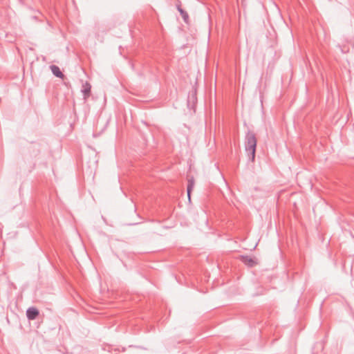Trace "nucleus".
<instances>
[{
  "label": "nucleus",
  "instance_id": "obj_1",
  "mask_svg": "<svg viewBox=\"0 0 354 354\" xmlns=\"http://www.w3.org/2000/svg\"><path fill=\"white\" fill-rule=\"evenodd\" d=\"M257 147V139L253 133H248L246 136V145L245 149L251 151V160L252 162L254 161L255 152Z\"/></svg>",
  "mask_w": 354,
  "mask_h": 354
},
{
  "label": "nucleus",
  "instance_id": "obj_2",
  "mask_svg": "<svg viewBox=\"0 0 354 354\" xmlns=\"http://www.w3.org/2000/svg\"><path fill=\"white\" fill-rule=\"evenodd\" d=\"M241 260L248 266L252 267L255 266L257 262L256 259L250 256H242L241 257Z\"/></svg>",
  "mask_w": 354,
  "mask_h": 354
},
{
  "label": "nucleus",
  "instance_id": "obj_3",
  "mask_svg": "<svg viewBox=\"0 0 354 354\" xmlns=\"http://www.w3.org/2000/svg\"><path fill=\"white\" fill-rule=\"evenodd\" d=\"M27 317L29 319H34L39 314V311L35 308H30L27 310Z\"/></svg>",
  "mask_w": 354,
  "mask_h": 354
},
{
  "label": "nucleus",
  "instance_id": "obj_4",
  "mask_svg": "<svg viewBox=\"0 0 354 354\" xmlns=\"http://www.w3.org/2000/svg\"><path fill=\"white\" fill-rule=\"evenodd\" d=\"M194 186V180L192 178L188 180V186H187V197H188V200L189 201H191V195H190L191 192L193 189Z\"/></svg>",
  "mask_w": 354,
  "mask_h": 354
},
{
  "label": "nucleus",
  "instance_id": "obj_5",
  "mask_svg": "<svg viewBox=\"0 0 354 354\" xmlns=\"http://www.w3.org/2000/svg\"><path fill=\"white\" fill-rule=\"evenodd\" d=\"M50 69H51V71H52L53 73L55 76H57V77H60V78H63V77H64V75H63V73L61 72V71H60V69H59V68L58 66H54V65H53V66H50Z\"/></svg>",
  "mask_w": 354,
  "mask_h": 354
},
{
  "label": "nucleus",
  "instance_id": "obj_6",
  "mask_svg": "<svg viewBox=\"0 0 354 354\" xmlns=\"http://www.w3.org/2000/svg\"><path fill=\"white\" fill-rule=\"evenodd\" d=\"M91 91V85L88 83H86L83 86V93L84 94L85 98L89 95Z\"/></svg>",
  "mask_w": 354,
  "mask_h": 354
},
{
  "label": "nucleus",
  "instance_id": "obj_7",
  "mask_svg": "<svg viewBox=\"0 0 354 354\" xmlns=\"http://www.w3.org/2000/svg\"><path fill=\"white\" fill-rule=\"evenodd\" d=\"M179 11L180 12L184 20L187 21L188 19V15L181 9H179Z\"/></svg>",
  "mask_w": 354,
  "mask_h": 354
}]
</instances>
